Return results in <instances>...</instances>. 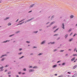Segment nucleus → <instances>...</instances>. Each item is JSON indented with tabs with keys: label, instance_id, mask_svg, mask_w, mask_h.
<instances>
[{
	"label": "nucleus",
	"instance_id": "obj_4",
	"mask_svg": "<svg viewBox=\"0 0 77 77\" xmlns=\"http://www.w3.org/2000/svg\"><path fill=\"white\" fill-rule=\"evenodd\" d=\"M24 23V22H23L20 23H19L17 25V26H18V25H20V24L21 25L22 24H23Z\"/></svg>",
	"mask_w": 77,
	"mask_h": 77
},
{
	"label": "nucleus",
	"instance_id": "obj_1",
	"mask_svg": "<svg viewBox=\"0 0 77 77\" xmlns=\"http://www.w3.org/2000/svg\"><path fill=\"white\" fill-rule=\"evenodd\" d=\"M33 18H32L30 19H29L27 20L26 22H25V23H26V22H29V21H31V20H33Z\"/></svg>",
	"mask_w": 77,
	"mask_h": 77
},
{
	"label": "nucleus",
	"instance_id": "obj_21",
	"mask_svg": "<svg viewBox=\"0 0 77 77\" xmlns=\"http://www.w3.org/2000/svg\"><path fill=\"white\" fill-rule=\"evenodd\" d=\"M8 19H9V17L6 18H5V20H8Z\"/></svg>",
	"mask_w": 77,
	"mask_h": 77
},
{
	"label": "nucleus",
	"instance_id": "obj_3",
	"mask_svg": "<svg viewBox=\"0 0 77 77\" xmlns=\"http://www.w3.org/2000/svg\"><path fill=\"white\" fill-rule=\"evenodd\" d=\"M62 28L63 29H64L65 28L64 27V24L63 23L62 24Z\"/></svg>",
	"mask_w": 77,
	"mask_h": 77
},
{
	"label": "nucleus",
	"instance_id": "obj_20",
	"mask_svg": "<svg viewBox=\"0 0 77 77\" xmlns=\"http://www.w3.org/2000/svg\"><path fill=\"white\" fill-rule=\"evenodd\" d=\"M77 65H75L74 66V68H77Z\"/></svg>",
	"mask_w": 77,
	"mask_h": 77
},
{
	"label": "nucleus",
	"instance_id": "obj_36",
	"mask_svg": "<svg viewBox=\"0 0 77 77\" xmlns=\"http://www.w3.org/2000/svg\"><path fill=\"white\" fill-rule=\"evenodd\" d=\"M38 32V31H36V32H34V33H37Z\"/></svg>",
	"mask_w": 77,
	"mask_h": 77
},
{
	"label": "nucleus",
	"instance_id": "obj_8",
	"mask_svg": "<svg viewBox=\"0 0 77 77\" xmlns=\"http://www.w3.org/2000/svg\"><path fill=\"white\" fill-rule=\"evenodd\" d=\"M8 42H9V40H7L6 41H5L3 42H4L5 43L6 42H8Z\"/></svg>",
	"mask_w": 77,
	"mask_h": 77
},
{
	"label": "nucleus",
	"instance_id": "obj_31",
	"mask_svg": "<svg viewBox=\"0 0 77 77\" xmlns=\"http://www.w3.org/2000/svg\"><path fill=\"white\" fill-rule=\"evenodd\" d=\"M57 35H58V34H55L54 35V36H57Z\"/></svg>",
	"mask_w": 77,
	"mask_h": 77
},
{
	"label": "nucleus",
	"instance_id": "obj_59",
	"mask_svg": "<svg viewBox=\"0 0 77 77\" xmlns=\"http://www.w3.org/2000/svg\"><path fill=\"white\" fill-rule=\"evenodd\" d=\"M33 68H36V66H34V67H33Z\"/></svg>",
	"mask_w": 77,
	"mask_h": 77
},
{
	"label": "nucleus",
	"instance_id": "obj_46",
	"mask_svg": "<svg viewBox=\"0 0 77 77\" xmlns=\"http://www.w3.org/2000/svg\"><path fill=\"white\" fill-rule=\"evenodd\" d=\"M55 75H57V74H55Z\"/></svg>",
	"mask_w": 77,
	"mask_h": 77
},
{
	"label": "nucleus",
	"instance_id": "obj_55",
	"mask_svg": "<svg viewBox=\"0 0 77 77\" xmlns=\"http://www.w3.org/2000/svg\"><path fill=\"white\" fill-rule=\"evenodd\" d=\"M69 50H70V51H71V49H69Z\"/></svg>",
	"mask_w": 77,
	"mask_h": 77
},
{
	"label": "nucleus",
	"instance_id": "obj_29",
	"mask_svg": "<svg viewBox=\"0 0 77 77\" xmlns=\"http://www.w3.org/2000/svg\"><path fill=\"white\" fill-rule=\"evenodd\" d=\"M77 35L76 34V33L75 34L73 35V37H74V36H75V35Z\"/></svg>",
	"mask_w": 77,
	"mask_h": 77
},
{
	"label": "nucleus",
	"instance_id": "obj_26",
	"mask_svg": "<svg viewBox=\"0 0 77 77\" xmlns=\"http://www.w3.org/2000/svg\"><path fill=\"white\" fill-rule=\"evenodd\" d=\"M19 32H20V31H17L16 32V33H19Z\"/></svg>",
	"mask_w": 77,
	"mask_h": 77
},
{
	"label": "nucleus",
	"instance_id": "obj_18",
	"mask_svg": "<svg viewBox=\"0 0 77 77\" xmlns=\"http://www.w3.org/2000/svg\"><path fill=\"white\" fill-rule=\"evenodd\" d=\"M33 5H31V6H30V8H32V7H33Z\"/></svg>",
	"mask_w": 77,
	"mask_h": 77
},
{
	"label": "nucleus",
	"instance_id": "obj_35",
	"mask_svg": "<svg viewBox=\"0 0 77 77\" xmlns=\"http://www.w3.org/2000/svg\"><path fill=\"white\" fill-rule=\"evenodd\" d=\"M75 50H76V48H75L74 51H75Z\"/></svg>",
	"mask_w": 77,
	"mask_h": 77
},
{
	"label": "nucleus",
	"instance_id": "obj_64",
	"mask_svg": "<svg viewBox=\"0 0 77 77\" xmlns=\"http://www.w3.org/2000/svg\"><path fill=\"white\" fill-rule=\"evenodd\" d=\"M76 52H77V50H76Z\"/></svg>",
	"mask_w": 77,
	"mask_h": 77
},
{
	"label": "nucleus",
	"instance_id": "obj_37",
	"mask_svg": "<svg viewBox=\"0 0 77 77\" xmlns=\"http://www.w3.org/2000/svg\"><path fill=\"white\" fill-rule=\"evenodd\" d=\"M72 34V32L70 34V36H71V35Z\"/></svg>",
	"mask_w": 77,
	"mask_h": 77
},
{
	"label": "nucleus",
	"instance_id": "obj_54",
	"mask_svg": "<svg viewBox=\"0 0 77 77\" xmlns=\"http://www.w3.org/2000/svg\"><path fill=\"white\" fill-rule=\"evenodd\" d=\"M8 71V70H6L5 71V72H6V71Z\"/></svg>",
	"mask_w": 77,
	"mask_h": 77
},
{
	"label": "nucleus",
	"instance_id": "obj_19",
	"mask_svg": "<svg viewBox=\"0 0 77 77\" xmlns=\"http://www.w3.org/2000/svg\"><path fill=\"white\" fill-rule=\"evenodd\" d=\"M73 56H77V54H73Z\"/></svg>",
	"mask_w": 77,
	"mask_h": 77
},
{
	"label": "nucleus",
	"instance_id": "obj_2",
	"mask_svg": "<svg viewBox=\"0 0 77 77\" xmlns=\"http://www.w3.org/2000/svg\"><path fill=\"white\" fill-rule=\"evenodd\" d=\"M34 70L33 69H31L29 70V72H33Z\"/></svg>",
	"mask_w": 77,
	"mask_h": 77
},
{
	"label": "nucleus",
	"instance_id": "obj_56",
	"mask_svg": "<svg viewBox=\"0 0 77 77\" xmlns=\"http://www.w3.org/2000/svg\"><path fill=\"white\" fill-rule=\"evenodd\" d=\"M31 54V55H32V54H33V53L31 54Z\"/></svg>",
	"mask_w": 77,
	"mask_h": 77
},
{
	"label": "nucleus",
	"instance_id": "obj_6",
	"mask_svg": "<svg viewBox=\"0 0 77 77\" xmlns=\"http://www.w3.org/2000/svg\"><path fill=\"white\" fill-rule=\"evenodd\" d=\"M45 42V41H44L42 42L41 43V44H44Z\"/></svg>",
	"mask_w": 77,
	"mask_h": 77
},
{
	"label": "nucleus",
	"instance_id": "obj_16",
	"mask_svg": "<svg viewBox=\"0 0 77 77\" xmlns=\"http://www.w3.org/2000/svg\"><path fill=\"white\" fill-rule=\"evenodd\" d=\"M68 36V34H66V35H65V37L66 38H67V37Z\"/></svg>",
	"mask_w": 77,
	"mask_h": 77
},
{
	"label": "nucleus",
	"instance_id": "obj_15",
	"mask_svg": "<svg viewBox=\"0 0 77 77\" xmlns=\"http://www.w3.org/2000/svg\"><path fill=\"white\" fill-rule=\"evenodd\" d=\"M71 30H72V29H70L68 31L69 32H71Z\"/></svg>",
	"mask_w": 77,
	"mask_h": 77
},
{
	"label": "nucleus",
	"instance_id": "obj_47",
	"mask_svg": "<svg viewBox=\"0 0 77 77\" xmlns=\"http://www.w3.org/2000/svg\"><path fill=\"white\" fill-rule=\"evenodd\" d=\"M33 48H36V47L34 46L33 47Z\"/></svg>",
	"mask_w": 77,
	"mask_h": 77
},
{
	"label": "nucleus",
	"instance_id": "obj_53",
	"mask_svg": "<svg viewBox=\"0 0 77 77\" xmlns=\"http://www.w3.org/2000/svg\"><path fill=\"white\" fill-rule=\"evenodd\" d=\"M17 77H19V76L18 75H16Z\"/></svg>",
	"mask_w": 77,
	"mask_h": 77
},
{
	"label": "nucleus",
	"instance_id": "obj_50",
	"mask_svg": "<svg viewBox=\"0 0 77 77\" xmlns=\"http://www.w3.org/2000/svg\"><path fill=\"white\" fill-rule=\"evenodd\" d=\"M65 56H68V54H66Z\"/></svg>",
	"mask_w": 77,
	"mask_h": 77
},
{
	"label": "nucleus",
	"instance_id": "obj_22",
	"mask_svg": "<svg viewBox=\"0 0 77 77\" xmlns=\"http://www.w3.org/2000/svg\"><path fill=\"white\" fill-rule=\"evenodd\" d=\"M4 59H5V58H2V60H2V61H3V60H4Z\"/></svg>",
	"mask_w": 77,
	"mask_h": 77
},
{
	"label": "nucleus",
	"instance_id": "obj_9",
	"mask_svg": "<svg viewBox=\"0 0 77 77\" xmlns=\"http://www.w3.org/2000/svg\"><path fill=\"white\" fill-rule=\"evenodd\" d=\"M58 29H59V28H58V29H56L55 31H54V32H56V31H57V30H58Z\"/></svg>",
	"mask_w": 77,
	"mask_h": 77
},
{
	"label": "nucleus",
	"instance_id": "obj_40",
	"mask_svg": "<svg viewBox=\"0 0 77 77\" xmlns=\"http://www.w3.org/2000/svg\"><path fill=\"white\" fill-rule=\"evenodd\" d=\"M18 19L17 20H16V22H17V21H18Z\"/></svg>",
	"mask_w": 77,
	"mask_h": 77
},
{
	"label": "nucleus",
	"instance_id": "obj_48",
	"mask_svg": "<svg viewBox=\"0 0 77 77\" xmlns=\"http://www.w3.org/2000/svg\"><path fill=\"white\" fill-rule=\"evenodd\" d=\"M22 74H25V73H22Z\"/></svg>",
	"mask_w": 77,
	"mask_h": 77
},
{
	"label": "nucleus",
	"instance_id": "obj_30",
	"mask_svg": "<svg viewBox=\"0 0 77 77\" xmlns=\"http://www.w3.org/2000/svg\"><path fill=\"white\" fill-rule=\"evenodd\" d=\"M64 50H61L60 51V52H62L63 51H64Z\"/></svg>",
	"mask_w": 77,
	"mask_h": 77
},
{
	"label": "nucleus",
	"instance_id": "obj_39",
	"mask_svg": "<svg viewBox=\"0 0 77 77\" xmlns=\"http://www.w3.org/2000/svg\"><path fill=\"white\" fill-rule=\"evenodd\" d=\"M8 74H11V72H8Z\"/></svg>",
	"mask_w": 77,
	"mask_h": 77
},
{
	"label": "nucleus",
	"instance_id": "obj_12",
	"mask_svg": "<svg viewBox=\"0 0 77 77\" xmlns=\"http://www.w3.org/2000/svg\"><path fill=\"white\" fill-rule=\"evenodd\" d=\"M6 56V55H2V56L1 57V58H2V57H3L4 56Z\"/></svg>",
	"mask_w": 77,
	"mask_h": 77
},
{
	"label": "nucleus",
	"instance_id": "obj_13",
	"mask_svg": "<svg viewBox=\"0 0 77 77\" xmlns=\"http://www.w3.org/2000/svg\"><path fill=\"white\" fill-rule=\"evenodd\" d=\"M56 66H57V65H55L53 66V67L55 68V67H56Z\"/></svg>",
	"mask_w": 77,
	"mask_h": 77
},
{
	"label": "nucleus",
	"instance_id": "obj_7",
	"mask_svg": "<svg viewBox=\"0 0 77 77\" xmlns=\"http://www.w3.org/2000/svg\"><path fill=\"white\" fill-rule=\"evenodd\" d=\"M24 20H25V19H23L22 20H21L20 21L19 23H21V22H22V21H24Z\"/></svg>",
	"mask_w": 77,
	"mask_h": 77
},
{
	"label": "nucleus",
	"instance_id": "obj_62",
	"mask_svg": "<svg viewBox=\"0 0 77 77\" xmlns=\"http://www.w3.org/2000/svg\"><path fill=\"white\" fill-rule=\"evenodd\" d=\"M76 26H77V24L76 25Z\"/></svg>",
	"mask_w": 77,
	"mask_h": 77
},
{
	"label": "nucleus",
	"instance_id": "obj_5",
	"mask_svg": "<svg viewBox=\"0 0 77 77\" xmlns=\"http://www.w3.org/2000/svg\"><path fill=\"white\" fill-rule=\"evenodd\" d=\"M75 58L74 57L73 58H72L71 60L72 61H74V60H75Z\"/></svg>",
	"mask_w": 77,
	"mask_h": 77
},
{
	"label": "nucleus",
	"instance_id": "obj_57",
	"mask_svg": "<svg viewBox=\"0 0 77 77\" xmlns=\"http://www.w3.org/2000/svg\"><path fill=\"white\" fill-rule=\"evenodd\" d=\"M8 77H11V75H8Z\"/></svg>",
	"mask_w": 77,
	"mask_h": 77
},
{
	"label": "nucleus",
	"instance_id": "obj_43",
	"mask_svg": "<svg viewBox=\"0 0 77 77\" xmlns=\"http://www.w3.org/2000/svg\"><path fill=\"white\" fill-rule=\"evenodd\" d=\"M76 60H75L74 61V62H76Z\"/></svg>",
	"mask_w": 77,
	"mask_h": 77
},
{
	"label": "nucleus",
	"instance_id": "obj_25",
	"mask_svg": "<svg viewBox=\"0 0 77 77\" xmlns=\"http://www.w3.org/2000/svg\"><path fill=\"white\" fill-rule=\"evenodd\" d=\"M22 53H23V52H20V53H19L18 54H22Z\"/></svg>",
	"mask_w": 77,
	"mask_h": 77
},
{
	"label": "nucleus",
	"instance_id": "obj_42",
	"mask_svg": "<svg viewBox=\"0 0 77 77\" xmlns=\"http://www.w3.org/2000/svg\"><path fill=\"white\" fill-rule=\"evenodd\" d=\"M60 62V61H57V63H59V62Z\"/></svg>",
	"mask_w": 77,
	"mask_h": 77
},
{
	"label": "nucleus",
	"instance_id": "obj_41",
	"mask_svg": "<svg viewBox=\"0 0 77 77\" xmlns=\"http://www.w3.org/2000/svg\"><path fill=\"white\" fill-rule=\"evenodd\" d=\"M8 65H6L5 66V67H8Z\"/></svg>",
	"mask_w": 77,
	"mask_h": 77
},
{
	"label": "nucleus",
	"instance_id": "obj_27",
	"mask_svg": "<svg viewBox=\"0 0 77 77\" xmlns=\"http://www.w3.org/2000/svg\"><path fill=\"white\" fill-rule=\"evenodd\" d=\"M23 71H26V69L25 68H24L23 69Z\"/></svg>",
	"mask_w": 77,
	"mask_h": 77
},
{
	"label": "nucleus",
	"instance_id": "obj_45",
	"mask_svg": "<svg viewBox=\"0 0 77 77\" xmlns=\"http://www.w3.org/2000/svg\"><path fill=\"white\" fill-rule=\"evenodd\" d=\"M20 50H22V48L19 49Z\"/></svg>",
	"mask_w": 77,
	"mask_h": 77
},
{
	"label": "nucleus",
	"instance_id": "obj_49",
	"mask_svg": "<svg viewBox=\"0 0 77 77\" xmlns=\"http://www.w3.org/2000/svg\"><path fill=\"white\" fill-rule=\"evenodd\" d=\"M68 74H71V72H68Z\"/></svg>",
	"mask_w": 77,
	"mask_h": 77
},
{
	"label": "nucleus",
	"instance_id": "obj_58",
	"mask_svg": "<svg viewBox=\"0 0 77 77\" xmlns=\"http://www.w3.org/2000/svg\"><path fill=\"white\" fill-rule=\"evenodd\" d=\"M53 17H54V16H53L52 17V18H53Z\"/></svg>",
	"mask_w": 77,
	"mask_h": 77
},
{
	"label": "nucleus",
	"instance_id": "obj_28",
	"mask_svg": "<svg viewBox=\"0 0 77 77\" xmlns=\"http://www.w3.org/2000/svg\"><path fill=\"white\" fill-rule=\"evenodd\" d=\"M18 73L19 74H21V72H18Z\"/></svg>",
	"mask_w": 77,
	"mask_h": 77
},
{
	"label": "nucleus",
	"instance_id": "obj_63",
	"mask_svg": "<svg viewBox=\"0 0 77 77\" xmlns=\"http://www.w3.org/2000/svg\"><path fill=\"white\" fill-rule=\"evenodd\" d=\"M1 69H3V68H1Z\"/></svg>",
	"mask_w": 77,
	"mask_h": 77
},
{
	"label": "nucleus",
	"instance_id": "obj_24",
	"mask_svg": "<svg viewBox=\"0 0 77 77\" xmlns=\"http://www.w3.org/2000/svg\"><path fill=\"white\" fill-rule=\"evenodd\" d=\"M24 57V56H22V57H21L20 58V59H21V58H23V57Z\"/></svg>",
	"mask_w": 77,
	"mask_h": 77
},
{
	"label": "nucleus",
	"instance_id": "obj_33",
	"mask_svg": "<svg viewBox=\"0 0 77 77\" xmlns=\"http://www.w3.org/2000/svg\"><path fill=\"white\" fill-rule=\"evenodd\" d=\"M51 44H54V42H53L52 43L51 42Z\"/></svg>",
	"mask_w": 77,
	"mask_h": 77
},
{
	"label": "nucleus",
	"instance_id": "obj_11",
	"mask_svg": "<svg viewBox=\"0 0 77 77\" xmlns=\"http://www.w3.org/2000/svg\"><path fill=\"white\" fill-rule=\"evenodd\" d=\"M73 39V38H71L69 40V41H70V42H71V41H72Z\"/></svg>",
	"mask_w": 77,
	"mask_h": 77
},
{
	"label": "nucleus",
	"instance_id": "obj_23",
	"mask_svg": "<svg viewBox=\"0 0 77 77\" xmlns=\"http://www.w3.org/2000/svg\"><path fill=\"white\" fill-rule=\"evenodd\" d=\"M42 54L41 53L38 54V55H39V56H40V55H42Z\"/></svg>",
	"mask_w": 77,
	"mask_h": 77
},
{
	"label": "nucleus",
	"instance_id": "obj_34",
	"mask_svg": "<svg viewBox=\"0 0 77 77\" xmlns=\"http://www.w3.org/2000/svg\"><path fill=\"white\" fill-rule=\"evenodd\" d=\"M65 65V63H63L62 64V65Z\"/></svg>",
	"mask_w": 77,
	"mask_h": 77
},
{
	"label": "nucleus",
	"instance_id": "obj_17",
	"mask_svg": "<svg viewBox=\"0 0 77 77\" xmlns=\"http://www.w3.org/2000/svg\"><path fill=\"white\" fill-rule=\"evenodd\" d=\"M54 22H53L52 23H51L50 25H51L52 24H54Z\"/></svg>",
	"mask_w": 77,
	"mask_h": 77
},
{
	"label": "nucleus",
	"instance_id": "obj_38",
	"mask_svg": "<svg viewBox=\"0 0 77 77\" xmlns=\"http://www.w3.org/2000/svg\"><path fill=\"white\" fill-rule=\"evenodd\" d=\"M26 42H27V43H30V42H29L26 41Z\"/></svg>",
	"mask_w": 77,
	"mask_h": 77
},
{
	"label": "nucleus",
	"instance_id": "obj_10",
	"mask_svg": "<svg viewBox=\"0 0 77 77\" xmlns=\"http://www.w3.org/2000/svg\"><path fill=\"white\" fill-rule=\"evenodd\" d=\"M74 16L73 15H71L70 16V18H72Z\"/></svg>",
	"mask_w": 77,
	"mask_h": 77
},
{
	"label": "nucleus",
	"instance_id": "obj_14",
	"mask_svg": "<svg viewBox=\"0 0 77 77\" xmlns=\"http://www.w3.org/2000/svg\"><path fill=\"white\" fill-rule=\"evenodd\" d=\"M11 23H8V26H11Z\"/></svg>",
	"mask_w": 77,
	"mask_h": 77
},
{
	"label": "nucleus",
	"instance_id": "obj_52",
	"mask_svg": "<svg viewBox=\"0 0 77 77\" xmlns=\"http://www.w3.org/2000/svg\"><path fill=\"white\" fill-rule=\"evenodd\" d=\"M32 12V11H29V13H30V12Z\"/></svg>",
	"mask_w": 77,
	"mask_h": 77
},
{
	"label": "nucleus",
	"instance_id": "obj_32",
	"mask_svg": "<svg viewBox=\"0 0 77 77\" xmlns=\"http://www.w3.org/2000/svg\"><path fill=\"white\" fill-rule=\"evenodd\" d=\"M56 27H57V26H55L54 27L53 29H54V28H56Z\"/></svg>",
	"mask_w": 77,
	"mask_h": 77
},
{
	"label": "nucleus",
	"instance_id": "obj_60",
	"mask_svg": "<svg viewBox=\"0 0 77 77\" xmlns=\"http://www.w3.org/2000/svg\"><path fill=\"white\" fill-rule=\"evenodd\" d=\"M60 38H58L57 39H59Z\"/></svg>",
	"mask_w": 77,
	"mask_h": 77
},
{
	"label": "nucleus",
	"instance_id": "obj_51",
	"mask_svg": "<svg viewBox=\"0 0 77 77\" xmlns=\"http://www.w3.org/2000/svg\"><path fill=\"white\" fill-rule=\"evenodd\" d=\"M29 68H32V66H30L29 67Z\"/></svg>",
	"mask_w": 77,
	"mask_h": 77
},
{
	"label": "nucleus",
	"instance_id": "obj_44",
	"mask_svg": "<svg viewBox=\"0 0 77 77\" xmlns=\"http://www.w3.org/2000/svg\"><path fill=\"white\" fill-rule=\"evenodd\" d=\"M57 51V50L55 49L54 50V51Z\"/></svg>",
	"mask_w": 77,
	"mask_h": 77
},
{
	"label": "nucleus",
	"instance_id": "obj_61",
	"mask_svg": "<svg viewBox=\"0 0 77 77\" xmlns=\"http://www.w3.org/2000/svg\"><path fill=\"white\" fill-rule=\"evenodd\" d=\"M12 36V35H10L9 36H10V37H11V36Z\"/></svg>",
	"mask_w": 77,
	"mask_h": 77
}]
</instances>
